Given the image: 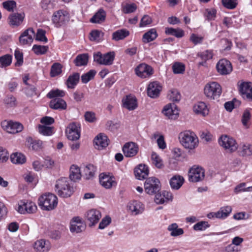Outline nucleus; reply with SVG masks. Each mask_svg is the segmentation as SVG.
<instances>
[{"label": "nucleus", "mask_w": 252, "mask_h": 252, "mask_svg": "<svg viewBox=\"0 0 252 252\" xmlns=\"http://www.w3.org/2000/svg\"><path fill=\"white\" fill-rule=\"evenodd\" d=\"M178 138L180 144L187 150H194L198 146L199 141L197 136L193 132L190 130L180 132Z\"/></svg>", "instance_id": "obj_1"}, {"label": "nucleus", "mask_w": 252, "mask_h": 252, "mask_svg": "<svg viewBox=\"0 0 252 252\" xmlns=\"http://www.w3.org/2000/svg\"><path fill=\"white\" fill-rule=\"evenodd\" d=\"M39 205L44 210L51 211L54 210L58 204V198L56 195L51 193L43 194L39 198Z\"/></svg>", "instance_id": "obj_2"}, {"label": "nucleus", "mask_w": 252, "mask_h": 252, "mask_svg": "<svg viewBox=\"0 0 252 252\" xmlns=\"http://www.w3.org/2000/svg\"><path fill=\"white\" fill-rule=\"evenodd\" d=\"M55 188L58 194L62 197H68L73 193V188L70 186L69 181L66 178L57 180Z\"/></svg>", "instance_id": "obj_3"}, {"label": "nucleus", "mask_w": 252, "mask_h": 252, "mask_svg": "<svg viewBox=\"0 0 252 252\" xmlns=\"http://www.w3.org/2000/svg\"><path fill=\"white\" fill-rule=\"evenodd\" d=\"M204 92L205 96L211 99H218L220 95L222 90L219 84L216 82L207 83L204 87Z\"/></svg>", "instance_id": "obj_4"}, {"label": "nucleus", "mask_w": 252, "mask_h": 252, "mask_svg": "<svg viewBox=\"0 0 252 252\" xmlns=\"http://www.w3.org/2000/svg\"><path fill=\"white\" fill-rule=\"evenodd\" d=\"M115 57V53L113 51L104 54L97 52L94 54V61L101 65H111L113 63Z\"/></svg>", "instance_id": "obj_5"}, {"label": "nucleus", "mask_w": 252, "mask_h": 252, "mask_svg": "<svg viewBox=\"0 0 252 252\" xmlns=\"http://www.w3.org/2000/svg\"><path fill=\"white\" fill-rule=\"evenodd\" d=\"M69 18V14L67 11L59 10L53 13L52 21L56 27L59 28L66 24Z\"/></svg>", "instance_id": "obj_6"}, {"label": "nucleus", "mask_w": 252, "mask_h": 252, "mask_svg": "<svg viewBox=\"0 0 252 252\" xmlns=\"http://www.w3.org/2000/svg\"><path fill=\"white\" fill-rule=\"evenodd\" d=\"M144 189L148 194L153 195L157 193L160 189L159 180L154 177L148 178L145 182Z\"/></svg>", "instance_id": "obj_7"}, {"label": "nucleus", "mask_w": 252, "mask_h": 252, "mask_svg": "<svg viewBox=\"0 0 252 252\" xmlns=\"http://www.w3.org/2000/svg\"><path fill=\"white\" fill-rule=\"evenodd\" d=\"M219 144L230 153L236 151L238 146L236 140L232 137L227 135H222L220 137Z\"/></svg>", "instance_id": "obj_8"}, {"label": "nucleus", "mask_w": 252, "mask_h": 252, "mask_svg": "<svg viewBox=\"0 0 252 252\" xmlns=\"http://www.w3.org/2000/svg\"><path fill=\"white\" fill-rule=\"evenodd\" d=\"M204 169L196 165L191 167L188 172L189 180L193 183L202 181L204 178Z\"/></svg>", "instance_id": "obj_9"}, {"label": "nucleus", "mask_w": 252, "mask_h": 252, "mask_svg": "<svg viewBox=\"0 0 252 252\" xmlns=\"http://www.w3.org/2000/svg\"><path fill=\"white\" fill-rule=\"evenodd\" d=\"M1 126L7 132L13 134L20 132L23 129V126L21 123L12 121H3Z\"/></svg>", "instance_id": "obj_10"}, {"label": "nucleus", "mask_w": 252, "mask_h": 252, "mask_svg": "<svg viewBox=\"0 0 252 252\" xmlns=\"http://www.w3.org/2000/svg\"><path fill=\"white\" fill-rule=\"evenodd\" d=\"M134 71L136 75L142 78L149 77L153 74L152 67L145 63H142L137 65Z\"/></svg>", "instance_id": "obj_11"}, {"label": "nucleus", "mask_w": 252, "mask_h": 252, "mask_svg": "<svg viewBox=\"0 0 252 252\" xmlns=\"http://www.w3.org/2000/svg\"><path fill=\"white\" fill-rule=\"evenodd\" d=\"M232 212V208L230 206H226L221 207L216 212H211L207 215V217L210 219L215 218L219 219H224L226 218Z\"/></svg>", "instance_id": "obj_12"}, {"label": "nucleus", "mask_w": 252, "mask_h": 252, "mask_svg": "<svg viewBox=\"0 0 252 252\" xmlns=\"http://www.w3.org/2000/svg\"><path fill=\"white\" fill-rule=\"evenodd\" d=\"M35 32L32 28L25 30L19 36V42L22 45H30L35 37Z\"/></svg>", "instance_id": "obj_13"}, {"label": "nucleus", "mask_w": 252, "mask_h": 252, "mask_svg": "<svg viewBox=\"0 0 252 252\" xmlns=\"http://www.w3.org/2000/svg\"><path fill=\"white\" fill-rule=\"evenodd\" d=\"M79 125L71 123L66 129V133L68 139L74 141L78 140L80 136Z\"/></svg>", "instance_id": "obj_14"}, {"label": "nucleus", "mask_w": 252, "mask_h": 252, "mask_svg": "<svg viewBox=\"0 0 252 252\" xmlns=\"http://www.w3.org/2000/svg\"><path fill=\"white\" fill-rule=\"evenodd\" d=\"M162 113L165 116L172 120H176L179 115V110L174 103H169L165 105Z\"/></svg>", "instance_id": "obj_15"}, {"label": "nucleus", "mask_w": 252, "mask_h": 252, "mask_svg": "<svg viewBox=\"0 0 252 252\" xmlns=\"http://www.w3.org/2000/svg\"><path fill=\"white\" fill-rule=\"evenodd\" d=\"M216 67L218 72L221 75L229 74L232 71V66L231 63L226 59L220 60L217 64Z\"/></svg>", "instance_id": "obj_16"}, {"label": "nucleus", "mask_w": 252, "mask_h": 252, "mask_svg": "<svg viewBox=\"0 0 252 252\" xmlns=\"http://www.w3.org/2000/svg\"><path fill=\"white\" fill-rule=\"evenodd\" d=\"M85 228V224L81 218L75 217L70 222V230L72 233H80Z\"/></svg>", "instance_id": "obj_17"}, {"label": "nucleus", "mask_w": 252, "mask_h": 252, "mask_svg": "<svg viewBox=\"0 0 252 252\" xmlns=\"http://www.w3.org/2000/svg\"><path fill=\"white\" fill-rule=\"evenodd\" d=\"M138 149V146L136 143L131 142L124 145L123 151L126 157H133L137 154Z\"/></svg>", "instance_id": "obj_18"}, {"label": "nucleus", "mask_w": 252, "mask_h": 252, "mask_svg": "<svg viewBox=\"0 0 252 252\" xmlns=\"http://www.w3.org/2000/svg\"><path fill=\"white\" fill-rule=\"evenodd\" d=\"M99 182L106 189H110L117 185V182L114 177L103 173L99 176Z\"/></svg>", "instance_id": "obj_19"}, {"label": "nucleus", "mask_w": 252, "mask_h": 252, "mask_svg": "<svg viewBox=\"0 0 252 252\" xmlns=\"http://www.w3.org/2000/svg\"><path fill=\"white\" fill-rule=\"evenodd\" d=\"M19 204L17 211L21 214L33 213L37 210L35 204L32 202H21Z\"/></svg>", "instance_id": "obj_20"}, {"label": "nucleus", "mask_w": 252, "mask_h": 252, "mask_svg": "<svg viewBox=\"0 0 252 252\" xmlns=\"http://www.w3.org/2000/svg\"><path fill=\"white\" fill-rule=\"evenodd\" d=\"M33 248L36 252H48L51 248V245L49 241L41 239L34 242Z\"/></svg>", "instance_id": "obj_21"}, {"label": "nucleus", "mask_w": 252, "mask_h": 252, "mask_svg": "<svg viewBox=\"0 0 252 252\" xmlns=\"http://www.w3.org/2000/svg\"><path fill=\"white\" fill-rule=\"evenodd\" d=\"M101 218V214L98 210L92 209L87 212V219L90 222L89 225L91 226H94L96 224Z\"/></svg>", "instance_id": "obj_22"}, {"label": "nucleus", "mask_w": 252, "mask_h": 252, "mask_svg": "<svg viewBox=\"0 0 252 252\" xmlns=\"http://www.w3.org/2000/svg\"><path fill=\"white\" fill-rule=\"evenodd\" d=\"M127 207L133 215H137L141 214L144 210L143 204L138 201L130 202L128 204Z\"/></svg>", "instance_id": "obj_23"}, {"label": "nucleus", "mask_w": 252, "mask_h": 252, "mask_svg": "<svg viewBox=\"0 0 252 252\" xmlns=\"http://www.w3.org/2000/svg\"><path fill=\"white\" fill-rule=\"evenodd\" d=\"M240 91L244 98L252 101V83H243L240 87Z\"/></svg>", "instance_id": "obj_24"}, {"label": "nucleus", "mask_w": 252, "mask_h": 252, "mask_svg": "<svg viewBox=\"0 0 252 252\" xmlns=\"http://www.w3.org/2000/svg\"><path fill=\"white\" fill-rule=\"evenodd\" d=\"M161 90V87L157 82L150 83L147 88V94L152 98H155L158 96Z\"/></svg>", "instance_id": "obj_25"}, {"label": "nucleus", "mask_w": 252, "mask_h": 252, "mask_svg": "<svg viewBox=\"0 0 252 252\" xmlns=\"http://www.w3.org/2000/svg\"><path fill=\"white\" fill-rule=\"evenodd\" d=\"M123 107L129 110H133L137 107L135 97L132 95H126L122 100Z\"/></svg>", "instance_id": "obj_26"}, {"label": "nucleus", "mask_w": 252, "mask_h": 252, "mask_svg": "<svg viewBox=\"0 0 252 252\" xmlns=\"http://www.w3.org/2000/svg\"><path fill=\"white\" fill-rule=\"evenodd\" d=\"M95 148L101 150L108 145V138L103 134H98L94 139Z\"/></svg>", "instance_id": "obj_27"}, {"label": "nucleus", "mask_w": 252, "mask_h": 252, "mask_svg": "<svg viewBox=\"0 0 252 252\" xmlns=\"http://www.w3.org/2000/svg\"><path fill=\"white\" fill-rule=\"evenodd\" d=\"M24 17V13L10 14L8 17L9 24L12 26H18L23 22Z\"/></svg>", "instance_id": "obj_28"}, {"label": "nucleus", "mask_w": 252, "mask_h": 252, "mask_svg": "<svg viewBox=\"0 0 252 252\" xmlns=\"http://www.w3.org/2000/svg\"><path fill=\"white\" fill-rule=\"evenodd\" d=\"M135 176L138 180L145 179L149 174V170L147 166L144 164H140L135 169Z\"/></svg>", "instance_id": "obj_29"}, {"label": "nucleus", "mask_w": 252, "mask_h": 252, "mask_svg": "<svg viewBox=\"0 0 252 252\" xmlns=\"http://www.w3.org/2000/svg\"><path fill=\"white\" fill-rule=\"evenodd\" d=\"M193 111L197 114L205 116L208 114L209 109L203 102H198L193 106Z\"/></svg>", "instance_id": "obj_30"}, {"label": "nucleus", "mask_w": 252, "mask_h": 252, "mask_svg": "<svg viewBox=\"0 0 252 252\" xmlns=\"http://www.w3.org/2000/svg\"><path fill=\"white\" fill-rule=\"evenodd\" d=\"M66 103L64 100L61 98H55L50 103V107L54 109H65Z\"/></svg>", "instance_id": "obj_31"}, {"label": "nucleus", "mask_w": 252, "mask_h": 252, "mask_svg": "<svg viewBox=\"0 0 252 252\" xmlns=\"http://www.w3.org/2000/svg\"><path fill=\"white\" fill-rule=\"evenodd\" d=\"M10 160L14 164H22L26 162V158L24 154L16 152L11 155Z\"/></svg>", "instance_id": "obj_32"}, {"label": "nucleus", "mask_w": 252, "mask_h": 252, "mask_svg": "<svg viewBox=\"0 0 252 252\" xmlns=\"http://www.w3.org/2000/svg\"><path fill=\"white\" fill-rule=\"evenodd\" d=\"M80 79V74L78 73H74L70 75L66 82V84L68 88L73 89L78 84Z\"/></svg>", "instance_id": "obj_33"}, {"label": "nucleus", "mask_w": 252, "mask_h": 252, "mask_svg": "<svg viewBox=\"0 0 252 252\" xmlns=\"http://www.w3.org/2000/svg\"><path fill=\"white\" fill-rule=\"evenodd\" d=\"M184 182V179L183 177L175 175L170 179V184L173 189H178L182 186Z\"/></svg>", "instance_id": "obj_34"}, {"label": "nucleus", "mask_w": 252, "mask_h": 252, "mask_svg": "<svg viewBox=\"0 0 252 252\" xmlns=\"http://www.w3.org/2000/svg\"><path fill=\"white\" fill-rule=\"evenodd\" d=\"M167 230L170 232V235L173 237L182 235L184 232L182 228L178 227V225L176 223L170 224L168 226Z\"/></svg>", "instance_id": "obj_35"}, {"label": "nucleus", "mask_w": 252, "mask_h": 252, "mask_svg": "<svg viewBox=\"0 0 252 252\" xmlns=\"http://www.w3.org/2000/svg\"><path fill=\"white\" fill-rule=\"evenodd\" d=\"M26 141L30 148L34 151H38L42 148V141L40 140H34L32 137L27 138Z\"/></svg>", "instance_id": "obj_36"}, {"label": "nucleus", "mask_w": 252, "mask_h": 252, "mask_svg": "<svg viewBox=\"0 0 252 252\" xmlns=\"http://www.w3.org/2000/svg\"><path fill=\"white\" fill-rule=\"evenodd\" d=\"M129 35V32L125 29L117 30L113 33V39L118 41L122 40Z\"/></svg>", "instance_id": "obj_37"}, {"label": "nucleus", "mask_w": 252, "mask_h": 252, "mask_svg": "<svg viewBox=\"0 0 252 252\" xmlns=\"http://www.w3.org/2000/svg\"><path fill=\"white\" fill-rule=\"evenodd\" d=\"M105 17V12L102 9H100L90 19V22L93 23H100L104 21Z\"/></svg>", "instance_id": "obj_38"}, {"label": "nucleus", "mask_w": 252, "mask_h": 252, "mask_svg": "<svg viewBox=\"0 0 252 252\" xmlns=\"http://www.w3.org/2000/svg\"><path fill=\"white\" fill-rule=\"evenodd\" d=\"M81 173L80 169L76 165H73L70 168V178L71 180L76 182L80 179Z\"/></svg>", "instance_id": "obj_39"}, {"label": "nucleus", "mask_w": 252, "mask_h": 252, "mask_svg": "<svg viewBox=\"0 0 252 252\" xmlns=\"http://www.w3.org/2000/svg\"><path fill=\"white\" fill-rule=\"evenodd\" d=\"M157 36L156 29H152L143 35V41L144 42L148 43L155 39Z\"/></svg>", "instance_id": "obj_40"}, {"label": "nucleus", "mask_w": 252, "mask_h": 252, "mask_svg": "<svg viewBox=\"0 0 252 252\" xmlns=\"http://www.w3.org/2000/svg\"><path fill=\"white\" fill-rule=\"evenodd\" d=\"M38 132L44 136H51L54 133V127L39 125L38 126Z\"/></svg>", "instance_id": "obj_41"}, {"label": "nucleus", "mask_w": 252, "mask_h": 252, "mask_svg": "<svg viewBox=\"0 0 252 252\" xmlns=\"http://www.w3.org/2000/svg\"><path fill=\"white\" fill-rule=\"evenodd\" d=\"M165 32L167 34H171L178 38L182 37L184 35V31L180 28H166Z\"/></svg>", "instance_id": "obj_42"}, {"label": "nucleus", "mask_w": 252, "mask_h": 252, "mask_svg": "<svg viewBox=\"0 0 252 252\" xmlns=\"http://www.w3.org/2000/svg\"><path fill=\"white\" fill-rule=\"evenodd\" d=\"M96 73L95 70H90L88 72L83 74L81 77V80L83 83L86 84L90 80L93 79Z\"/></svg>", "instance_id": "obj_43"}, {"label": "nucleus", "mask_w": 252, "mask_h": 252, "mask_svg": "<svg viewBox=\"0 0 252 252\" xmlns=\"http://www.w3.org/2000/svg\"><path fill=\"white\" fill-rule=\"evenodd\" d=\"M88 61V56L86 54H82L77 56L74 61V63L77 66L86 65Z\"/></svg>", "instance_id": "obj_44"}, {"label": "nucleus", "mask_w": 252, "mask_h": 252, "mask_svg": "<svg viewBox=\"0 0 252 252\" xmlns=\"http://www.w3.org/2000/svg\"><path fill=\"white\" fill-rule=\"evenodd\" d=\"M62 72V66L58 63H54L51 66L50 76L52 77L60 75Z\"/></svg>", "instance_id": "obj_45"}, {"label": "nucleus", "mask_w": 252, "mask_h": 252, "mask_svg": "<svg viewBox=\"0 0 252 252\" xmlns=\"http://www.w3.org/2000/svg\"><path fill=\"white\" fill-rule=\"evenodd\" d=\"M12 57L10 55L6 54L0 57V67H5L9 66L12 63Z\"/></svg>", "instance_id": "obj_46"}, {"label": "nucleus", "mask_w": 252, "mask_h": 252, "mask_svg": "<svg viewBox=\"0 0 252 252\" xmlns=\"http://www.w3.org/2000/svg\"><path fill=\"white\" fill-rule=\"evenodd\" d=\"M84 171L86 179H89L94 176L96 168L93 164H89L85 167Z\"/></svg>", "instance_id": "obj_47"}, {"label": "nucleus", "mask_w": 252, "mask_h": 252, "mask_svg": "<svg viewBox=\"0 0 252 252\" xmlns=\"http://www.w3.org/2000/svg\"><path fill=\"white\" fill-rule=\"evenodd\" d=\"M2 4L3 7L9 12H13L17 6L16 1L13 0L5 1L2 2Z\"/></svg>", "instance_id": "obj_48"}, {"label": "nucleus", "mask_w": 252, "mask_h": 252, "mask_svg": "<svg viewBox=\"0 0 252 252\" xmlns=\"http://www.w3.org/2000/svg\"><path fill=\"white\" fill-rule=\"evenodd\" d=\"M153 163L158 168H161L163 164L161 158L156 153H153L151 155Z\"/></svg>", "instance_id": "obj_49"}, {"label": "nucleus", "mask_w": 252, "mask_h": 252, "mask_svg": "<svg viewBox=\"0 0 252 252\" xmlns=\"http://www.w3.org/2000/svg\"><path fill=\"white\" fill-rule=\"evenodd\" d=\"M172 69L175 74H183L185 71V67L183 63L177 62L173 65Z\"/></svg>", "instance_id": "obj_50"}, {"label": "nucleus", "mask_w": 252, "mask_h": 252, "mask_svg": "<svg viewBox=\"0 0 252 252\" xmlns=\"http://www.w3.org/2000/svg\"><path fill=\"white\" fill-rule=\"evenodd\" d=\"M198 56L203 61H207L212 58L213 53L212 50H206L205 51L198 54Z\"/></svg>", "instance_id": "obj_51"}, {"label": "nucleus", "mask_w": 252, "mask_h": 252, "mask_svg": "<svg viewBox=\"0 0 252 252\" xmlns=\"http://www.w3.org/2000/svg\"><path fill=\"white\" fill-rule=\"evenodd\" d=\"M65 95L64 91L60 90H52L48 93L47 96L49 98H58V97H63Z\"/></svg>", "instance_id": "obj_52"}, {"label": "nucleus", "mask_w": 252, "mask_h": 252, "mask_svg": "<svg viewBox=\"0 0 252 252\" xmlns=\"http://www.w3.org/2000/svg\"><path fill=\"white\" fill-rule=\"evenodd\" d=\"M240 152L243 156L252 155V145L250 144H244L241 148Z\"/></svg>", "instance_id": "obj_53"}, {"label": "nucleus", "mask_w": 252, "mask_h": 252, "mask_svg": "<svg viewBox=\"0 0 252 252\" xmlns=\"http://www.w3.org/2000/svg\"><path fill=\"white\" fill-rule=\"evenodd\" d=\"M137 9L136 5L134 3L126 4L122 7V11L125 14L134 12Z\"/></svg>", "instance_id": "obj_54"}, {"label": "nucleus", "mask_w": 252, "mask_h": 252, "mask_svg": "<svg viewBox=\"0 0 252 252\" xmlns=\"http://www.w3.org/2000/svg\"><path fill=\"white\" fill-rule=\"evenodd\" d=\"M216 10L215 9H206L204 15L206 17L207 20L211 21L215 20L216 17Z\"/></svg>", "instance_id": "obj_55"}, {"label": "nucleus", "mask_w": 252, "mask_h": 252, "mask_svg": "<svg viewBox=\"0 0 252 252\" xmlns=\"http://www.w3.org/2000/svg\"><path fill=\"white\" fill-rule=\"evenodd\" d=\"M15 58L16 62L15 63L16 66H20L23 63V55L22 52L16 49L15 51Z\"/></svg>", "instance_id": "obj_56"}, {"label": "nucleus", "mask_w": 252, "mask_h": 252, "mask_svg": "<svg viewBox=\"0 0 252 252\" xmlns=\"http://www.w3.org/2000/svg\"><path fill=\"white\" fill-rule=\"evenodd\" d=\"M168 97L171 100L178 102L181 99V94L177 90H172L168 94Z\"/></svg>", "instance_id": "obj_57"}, {"label": "nucleus", "mask_w": 252, "mask_h": 252, "mask_svg": "<svg viewBox=\"0 0 252 252\" xmlns=\"http://www.w3.org/2000/svg\"><path fill=\"white\" fill-rule=\"evenodd\" d=\"M103 33L98 30H94L90 34V39L91 41L99 42L101 40V35Z\"/></svg>", "instance_id": "obj_58"}, {"label": "nucleus", "mask_w": 252, "mask_h": 252, "mask_svg": "<svg viewBox=\"0 0 252 252\" xmlns=\"http://www.w3.org/2000/svg\"><path fill=\"white\" fill-rule=\"evenodd\" d=\"M209 227L208 222L205 221H201L194 225L193 228L195 231H203Z\"/></svg>", "instance_id": "obj_59"}, {"label": "nucleus", "mask_w": 252, "mask_h": 252, "mask_svg": "<svg viewBox=\"0 0 252 252\" xmlns=\"http://www.w3.org/2000/svg\"><path fill=\"white\" fill-rule=\"evenodd\" d=\"M223 5L230 9H232L236 7L237 4V0H222Z\"/></svg>", "instance_id": "obj_60"}, {"label": "nucleus", "mask_w": 252, "mask_h": 252, "mask_svg": "<svg viewBox=\"0 0 252 252\" xmlns=\"http://www.w3.org/2000/svg\"><path fill=\"white\" fill-rule=\"evenodd\" d=\"M35 40L47 42V38L45 36V32L42 29H38L35 36Z\"/></svg>", "instance_id": "obj_61"}, {"label": "nucleus", "mask_w": 252, "mask_h": 252, "mask_svg": "<svg viewBox=\"0 0 252 252\" xmlns=\"http://www.w3.org/2000/svg\"><path fill=\"white\" fill-rule=\"evenodd\" d=\"M152 22V18L148 15H144L142 18H141L140 20V22L139 23V27H145L148 25H150Z\"/></svg>", "instance_id": "obj_62"}, {"label": "nucleus", "mask_w": 252, "mask_h": 252, "mask_svg": "<svg viewBox=\"0 0 252 252\" xmlns=\"http://www.w3.org/2000/svg\"><path fill=\"white\" fill-rule=\"evenodd\" d=\"M4 102L8 107H14L16 105V98L12 95L7 96L4 100Z\"/></svg>", "instance_id": "obj_63"}, {"label": "nucleus", "mask_w": 252, "mask_h": 252, "mask_svg": "<svg viewBox=\"0 0 252 252\" xmlns=\"http://www.w3.org/2000/svg\"><path fill=\"white\" fill-rule=\"evenodd\" d=\"M111 222V218L107 216L103 218L101 221H100L98 228L100 229H104L106 227H107L108 225H109Z\"/></svg>", "instance_id": "obj_64"}]
</instances>
